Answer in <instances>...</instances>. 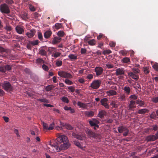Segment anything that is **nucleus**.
<instances>
[{"instance_id":"nucleus-22","label":"nucleus","mask_w":158,"mask_h":158,"mask_svg":"<svg viewBox=\"0 0 158 158\" xmlns=\"http://www.w3.org/2000/svg\"><path fill=\"white\" fill-rule=\"evenodd\" d=\"M64 127L67 129L69 130H72L73 129V127L70 124H65Z\"/></svg>"},{"instance_id":"nucleus-32","label":"nucleus","mask_w":158,"mask_h":158,"mask_svg":"<svg viewBox=\"0 0 158 158\" xmlns=\"http://www.w3.org/2000/svg\"><path fill=\"white\" fill-rule=\"evenodd\" d=\"M61 100L62 102H66L67 103H68L69 102V100L67 97H63L61 98Z\"/></svg>"},{"instance_id":"nucleus-8","label":"nucleus","mask_w":158,"mask_h":158,"mask_svg":"<svg viewBox=\"0 0 158 158\" xmlns=\"http://www.w3.org/2000/svg\"><path fill=\"white\" fill-rule=\"evenodd\" d=\"M100 83L101 81L99 80L94 81L92 82L90 86L94 89H97L98 88Z\"/></svg>"},{"instance_id":"nucleus-33","label":"nucleus","mask_w":158,"mask_h":158,"mask_svg":"<svg viewBox=\"0 0 158 158\" xmlns=\"http://www.w3.org/2000/svg\"><path fill=\"white\" fill-rule=\"evenodd\" d=\"M135 102L133 101H131L129 104V107L131 109L134 107L135 106Z\"/></svg>"},{"instance_id":"nucleus-57","label":"nucleus","mask_w":158,"mask_h":158,"mask_svg":"<svg viewBox=\"0 0 158 158\" xmlns=\"http://www.w3.org/2000/svg\"><path fill=\"white\" fill-rule=\"evenodd\" d=\"M152 101L156 103L158 102V97L153 98L152 99Z\"/></svg>"},{"instance_id":"nucleus-19","label":"nucleus","mask_w":158,"mask_h":158,"mask_svg":"<svg viewBox=\"0 0 158 158\" xmlns=\"http://www.w3.org/2000/svg\"><path fill=\"white\" fill-rule=\"evenodd\" d=\"M106 112L105 111L101 110L98 114V117L101 118H102L106 115Z\"/></svg>"},{"instance_id":"nucleus-49","label":"nucleus","mask_w":158,"mask_h":158,"mask_svg":"<svg viewBox=\"0 0 158 158\" xmlns=\"http://www.w3.org/2000/svg\"><path fill=\"white\" fill-rule=\"evenodd\" d=\"M65 82L66 84L69 85H71L73 84L72 81H70L68 79L65 80Z\"/></svg>"},{"instance_id":"nucleus-10","label":"nucleus","mask_w":158,"mask_h":158,"mask_svg":"<svg viewBox=\"0 0 158 158\" xmlns=\"http://www.w3.org/2000/svg\"><path fill=\"white\" fill-rule=\"evenodd\" d=\"M72 136L74 138L81 140H83L85 138V134H82L81 135H79L73 133L72 134Z\"/></svg>"},{"instance_id":"nucleus-14","label":"nucleus","mask_w":158,"mask_h":158,"mask_svg":"<svg viewBox=\"0 0 158 158\" xmlns=\"http://www.w3.org/2000/svg\"><path fill=\"white\" fill-rule=\"evenodd\" d=\"M128 74L129 76L131 77L133 79L137 80L138 79L139 77L137 74H135L132 72L129 73Z\"/></svg>"},{"instance_id":"nucleus-30","label":"nucleus","mask_w":158,"mask_h":158,"mask_svg":"<svg viewBox=\"0 0 158 158\" xmlns=\"http://www.w3.org/2000/svg\"><path fill=\"white\" fill-rule=\"evenodd\" d=\"M96 120L89 121V122L91 126H96Z\"/></svg>"},{"instance_id":"nucleus-44","label":"nucleus","mask_w":158,"mask_h":158,"mask_svg":"<svg viewBox=\"0 0 158 158\" xmlns=\"http://www.w3.org/2000/svg\"><path fill=\"white\" fill-rule=\"evenodd\" d=\"M111 51L110 50H104L103 51V53L104 55H106L107 54H109L111 53Z\"/></svg>"},{"instance_id":"nucleus-60","label":"nucleus","mask_w":158,"mask_h":158,"mask_svg":"<svg viewBox=\"0 0 158 158\" xmlns=\"http://www.w3.org/2000/svg\"><path fill=\"white\" fill-rule=\"evenodd\" d=\"M3 118L4 120L6 123H7L8 122L9 118L8 117L4 116L3 117Z\"/></svg>"},{"instance_id":"nucleus-47","label":"nucleus","mask_w":158,"mask_h":158,"mask_svg":"<svg viewBox=\"0 0 158 158\" xmlns=\"http://www.w3.org/2000/svg\"><path fill=\"white\" fill-rule=\"evenodd\" d=\"M4 28L8 31H10L11 30V27L9 25H6V26Z\"/></svg>"},{"instance_id":"nucleus-4","label":"nucleus","mask_w":158,"mask_h":158,"mask_svg":"<svg viewBox=\"0 0 158 158\" xmlns=\"http://www.w3.org/2000/svg\"><path fill=\"white\" fill-rule=\"evenodd\" d=\"M86 133L89 138L92 137L96 139H100L101 137V136L99 134H96L89 129L87 130Z\"/></svg>"},{"instance_id":"nucleus-35","label":"nucleus","mask_w":158,"mask_h":158,"mask_svg":"<svg viewBox=\"0 0 158 158\" xmlns=\"http://www.w3.org/2000/svg\"><path fill=\"white\" fill-rule=\"evenodd\" d=\"M37 100L42 102H44L46 103H48L49 102L45 98H42L37 99Z\"/></svg>"},{"instance_id":"nucleus-20","label":"nucleus","mask_w":158,"mask_h":158,"mask_svg":"<svg viewBox=\"0 0 158 158\" xmlns=\"http://www.w3.org/2000/svg\"><path fill=\"white\" fill-rule=\"evenodd\" d=\"M122 132L123 133V135L124 136H126L127 135L128 131V130L126 128H123V129L122 130V131H120L119 130V132Z\"/></svg>"},{"instance_id":"nucleus-39","label":"nucleus","mask_w":158,"mask_h":158,"mask_svg":"<svg viewBox=\"0 0 158 158\" xmlns=\"http://www.w3.org/2000/svg\"><path fill=\"white\" fill-rule=\"evenodd\" d=\"M39 54L42 55H45L46 54V52L44 50L41 49L39 51Z\"/></svg>"},{"instance_id":"nucleus-37","label":"nucleus","mask_w":158,"mask_h":158,"mask_svg":"<svg viewBox=\"0 0 158 158\" xmlns=\"http://www.w3.org/2000/svg\"><path fill=\"white\" fill-rule=\"evenodd\" d=\"M69 57L72 60H75L77 58V56L73 54H70L69 56Z\"/></svg>"},{"instance_id":"nucleus-15","label":"nucleus","mask_w":158,"mask_h":158,"mask_svg":"<svg viewBox=\"0 0 158 158\" xmlns=\"http://www.w3.org/2000/svg\"><path fill=\"white\" fill-rule=\"evenodd\" d=\"M52 32L48 30L44 33V36L46 39H48L51 35Z\"/></svg>"},{"instance_id":"nucleus-42","label":"nucleus","mask_w":158,"mask_h":158,"mask_svg":"<svg viewBox=\"0 0 158 158\" xmlns=\"http://www.w3.org/2000/svg\"><path fill=\"white\" fill-rule=\"evenodd\" d=\"M29 43L33 45H37L38 44V42L37 40H35L34 41H29Z\"/></svg>"},{"instance_id":"nucleus-54","label":"nucleus","mask_w":158,"mask_h":158,"mask_svg":"<svg viewBox=\"0 0 158 158\" xmlns=\"http://www.w3.org/2000/svg\"><path fill=\"white\" fill-rule=\"evenodd\" d=\"M68 89L72 92H73L75 90L74 87L73 86L69 87Z\"/></svg>"},{"instance_id":"nucleus-12","label":"nucleus","mask_w":158,"mask_h":158,"mask_svg":"<svg viewBox=\"0 0 158 158\" xmlns=\"http://www.w3.org/2000/svg\"><path fill=\"white\" fill-rule=\"evenodd\" d=\"M95 70L97 76L101 75L103 71V69L101 67H96Z\"/></svg>"},{"instance_id":"nucleus-6","label":"nucleus","mask_w":158,"mask_h":158,"mask_svg":"<svg viewBox=\"0 0 158 158\" xmlns=\"http://www.w3.org/2000/svg\"><path fill=\"white\" fill-rule=\"evenodd\" d=\"M3 88L7 92L11 91L12 89V87L10 83L7 82H5L2 85Z\"/></svg>"},{"instance_id":"nucleus-64","label":"nucleus","mask_w":158,"mask_h":158,"mask_svg":"<svg viewBox=\"0 0 158 158\" xmlns=\"http://www.w3.org/2000/svg\"><path fill=\"white\" fill-rule=\"evenodd\" d=\"M110 47H113L115 46V44L114 42H112L110 44Z\"/></svg>"},{"instance_id":"nucleus-7","label":"nucleus","mask_w":158,"mask_h":158,"mask_svg":"<svg viewBox=\"0 0 158 158\" xmlns=\"http://www.w3.org/2000/svg\"><path fill=\"white\" fill-rule=\"evenodd\" d=\"M58 74L61 77L65 78H71L72 77V76L71 74L65 72H59Z\"/></svg>"},{"instance_id":"nucleus-55","label":"nucleus","mask_w":158,"mask_h":158,"mask_svg":"<svg viewBox=\"0 0 158 158\" xmlns=\"http://www.w3.org/2000/svg\"><path fill=\"white\" fill-rule=\"evenodd\" d=\"M150 117L153 119H155L156 118V114L154 112H153L150 115Z\"/></svg>"},{"instance_id":"nucleus-53","label":"nucleus","mask_w":158,"mask_h":158,"mask_svg":"<svg viewBox=\"0 0 158 158\" xmlns=\"http://www.w3.org/2000/svg\"><path fill=\"white\" fill-rule=\"evenodd\" d=\"M135 74H137L139 72V70L138 69H132Z\"/></svg>"},{"instance_id":"nucleus-40","label":"nucleus","mask_w":158,"mask_h":158,"mask_svg":"<svg viewBox=\"0 0 158 158\" xmlns=\"http://www.w3.org/2000/svg\"><path fill=\"white\" fill-rule=\"evenodd\" d=\"M29 7L31 11H34L35 10V8L32 5L30 4L29 6Z\"/></svg>"},{"instance_id":"nucleus-16","label":"nucleus","mask_w":158,"mask_h":158,"mask_svg":"<svg viewBox=\"0 0 158 158\" xmlns=\"http://www.w3.org/2000/svg\"><path fill=\"white\" fill-rule=\"evenodd\" d=\"M157 139L154 135H150L147 137L146 139L147 141H153Z\"/></svg>"},{"instance_id":"nucleus-45","label":"nucleus","mask_w":158,"mask_h":158,"mask_svg":"<svg viewBox=\"0 0 158 158\" xmlns=\"http://www.w3.org/2000/svg\"><path fill=\"white\" fill-rule=\"evenodd\" d=\"M137 104H138L139 106H141L144 105V102L142 101L138 100L136 102Z\"/></svg>"},{"instance_id":"nucleus-28","label":"nucleus","mask_w":158,"mask_h":158,"mask_svg":"<svg viewBox=\"0 0 158 158\" xmlns=\"http://www.w3.org/2000/svg\"><path fill=\"white\" fill-rule=\"evenodd\" d=\"M57 35L60 37H62L64 35V33L63 31H60L58 32Z\"/></svg>"},{"instance_id":"nucleus-17","label":"nucleus","mask_w":158,"mask_h":158,"mask_svg":"<svg viewBox=\"0 0 158 158\" xmlns=\"http://www.w3.org/2000/svg\"><path fill=\"white\" fill-rule=\"evenodd\" d=\"M106 94L109 96L114 95L116 94V92L114 90H110L107 91Z\"/></svg>"},{"instance_id":"nucleus-50","label":"nucleus","mask_w":158,"mask_h":158,"mask_svg":"<svg viewBox=\"0 0 158 158\" xmlns=\"http://www.w3.org/2000/svg\"><path fill=\"white\" fill-rule=\"evenodd\" d=\"M6 69L5 67H0V71L3 73H5L6 72Z\"/></svg>"},{"instance_id":"nucleus-43","label":"nucleus","mask_w":158,"mask_h":158,"mask_svg":"<svg viewBox=\"0 0 158 158\" xmlns=\"http://www.w3.org/2000/svg\"><path fill=\"white\" fill-rule=\"evenodd\" d=\"M5 2L9 5H11L14 3L12 0H6Z\"/></svg>"},{"instance_id":"nucleus-25","label":"nucleus","mask_w":158,"mask_h":158,"mask_svg":"<svg viewBox=\"0 0 158 158\" xmlns=\"http://www.w3.org/2000/svg\"><path fill=\"white\" fill-rule=\"evenodd\" d=\"M88 41H87L90 45H94L96 44V42L95 40H87Z\"/></svg>"},{"instance_id":"nucleus-31","label":"nucleus","mask_w":158,"mask_h":158,"mask_svg":"<svg viewBox=\"0 0 158 158\" xmlns=\"http://www.w3.org/2000/svg\"><path fill=\"white\" fill-rule=\"evenodd\" d=\"M117 103V102H116V101H112L111 104V105L113 107L115 108H117L118 105L116 104Z\"/></svg>"},{"instance_id":"nucleus-21","label":"nucleus","mask_w":158,"mask_h":158,"mask_svg":"<svg viewBox=\"0 0 158 158\" xmlns=\"http://www.w3.org/2000/svg\"><path fill=\"white\" fill-rule=\"evenodd\" d=\"M97 38L98 40H99L101 39H107V37H106L102 33L99 34V35L97 36Z\"/></svg>"},{"instance_id":"nucleus-24","label":"nucleus","mask_w":158,"mask_h":158,"mask_svg":"<svg viewBox=\"0 0 158 158\" xmlns=\"http://www.w3.org/2000/svg\"><path fill=\"white\" fill-rule=\"evenodd\" d=\"M148 111V110L146 109H143L139 110L138 111V113L139 114L145 113Z\"/></svg>"},{"instance_id":"nucleus-36","label":"nucleus","mask_w":158,"mask_h":158,"mask_svg":"<svg viewBox=\"0 0 158 158\" xmlns=\"http://www.w3.org/2000/svg\"><path fill=\"white\" fill-rule=\"evenodd\" d=\"M75 145L77 146L78 147L81 148H82L81 146L80 143L77 141H73Z\"/></svg>"},{"instance_id":"nucleus-18","label":"nucleus","mask_w":158,"mask_h":158,"mask_svg":"<svg viewBox=\"0 0 158 158\" xmlns=\"http://www.w3.org/2000/svg\"><path fill=\"white\" fill-rule=\"evenodd\" d=\"M85 115L88 117L93 116L94 114V112L93 111H86L85 113Z\"/></svg>"},{"instance_id":"nucleus-34","label":"nucleus","mask_w":158,"mask_h":158,"mask_svg":"<svg viewBox=\"0 0 158 158\" xmlns=\"http://www.w3.org/2000/svg\"><path fill=\"white\" fill-rule=\"evenodd\" d=\"M37 35L38 38L40 40H42L43 35L41 32L40 31H38L37 32Z\"/></svg>"},{"instance_id":"nucleus-1","label":"nucleus","mask_w":158,"mask_h":158,"mask_svg":"<svg viewBox=\"0 0 158 158\" xmlns=\"http://www.w3.org/2000/svg\"><path fill=\"white\" fill-rule=\"evenodd\" d=\"M57 140L58 142L57 143L61 145V146L64 150L68 148L71 145L67 137L65 135L59 136L57 138Z\"/></svg>"},{"instance_id":"nucleus-41","label":"nucleus","mask_w":158,"mask_h":158,"mask_svg":"<svg viewBox=\"0 0 158 158\" xmlns=\"http://www.w3.org/2000/svg\"><path fill=\"white\" fill-rule=\"evenodd\" d=\"M36 63H44V60L41 58L37 59L36 60Z\"/></svg>"},{"instance_id":"nucleus-2","label":"nucleus","mask_w":158,"mask_h":158,"mask_svg":"<svg viewBox=\"0 0 158 158\" xmlns=\"http://www.w3.org/2000/svg\"><path fill=\"white\" fill-rule=\"evenodd\" d=\"M48 148V151L51 153L59 152L62 150H64L61 146V145L57 143H55L53 144H50Z\"/></svg>"},{"instance_id":"nucleus-5","label":"nucleus","mask_w":158,"mask_h":158,"mask_svg":"<svg viewBox=\"0 0 158 158\" xmlns=\"http://www.w3.org/2000/svg\"><path fill=\"white\" fill-rule=\"evenodd\" d=\"M42 124L44 130H51L53 129L54 126V123H52L49 125L48 127V124L44 123V122H42Z\"/></svg>"},{"instance_id":"nucleus-29","label":"nucleus","mask_w":158,"mask_h":158,"mask_svg":"<svg viewBox=\"0 0 158 158\" xmlns=\"http://www.w3.org/2000/svg\"><path fill=\"white\" fill-rule=\"evenodd\" d=\"M130 61L129 59L127 57H125L122 60V62L124 63H127Z\"/></svg>"},{"instance_id":"nucleus-51","label":"nucleus","mask_w":158,"mask_h":158,"mask_svg":"<svg viewBox=\"0 0 158 158\" xmlns=\"http://www.w3.org/2000/svg\"><path fill=\"white\" fill-rule=\"evenodd\" d=\"M82 27L84 28V32H85L88 28V26L85 24H83L82 26Z\"/></svg>"},{"instance_id":"nucleus-9","label":"nucleus","mask_w":158,"mask_h":158,"mask_svg":"<svg viewBox=\"0 0 158 158\" xmlns=\"http://www.w3.org/2000/svg\"><path fill=\"white\" fill-rule=\"evenodd\" d=\"M35 33V30L34 29H32L27 32L26 33V35L29 38H31L34 36Z\"/></svg>"},{"instance_id":"nucleus-46","label":"nucleus","mask_w":158,"mask_h":158,"mask_svg":"<svg viewBox=\"0 0 158 158\" xmlns=\"http://www.w3.org/2000/svg\"><path fill=\"white\" fill-rule=\"evenodd\" d=\"M5 67L6 69V70L9 71L11 69V67L9 65H6L5 66Z\"/></svg>"},{"instance_id":"nucleus-59","label":"nucleus","mask_w":158,"mask_h":158,"mask_svg":"<svg viewBox=\"0 0 158 158\" xmlns=\"http://www.w3.org/2000/svg\"><path fill=\"white\" fill-rule=\"evenodd\" d=\"M153 68L156 71H158V65L157 64H155L152 66Z\"/></svg>"},{"instance_id":"nucleus-13","label":"nucleus","mask_w":158,"mask_h":158,"mask_svg":"<svg viewBox=\"0 0 158 158\" xmlns=\"http://www.w3.org/2000/svg\"><path fill=\"white\" fill-rule=\"evenodd\" d=\"M107 99L106 98H104L102 99L101 101V104L103 106L106 108H109V106L108 104L107 103Z\"/></svg>"},{"instance_id":"nucleus-38","label":"nucleus","mask_w":158,"mask_h":158,"mask_svg":"<svg viewBox=\"0 0 158 158\" xmlns=\"http://www.w3.org/2000/svg\"><path fill=\"white\" fill-rule=\"evenodd\" d=\"M14 132L16 134L17 137H20V135H19V131L17 129H15L14 131Z\"/></svg>"},{"instance_id":"nucleus-3","label":"nucleus","mask_w":158,"mask_h":158,"mask_svg":"<svg viewBox=\"0 0 158 158\" xmlns=\"http://www.w3.org/2000/svg\"><path fill=\"white\" fill-rule=\"evenodd\" d=\"M0 11L2 13L7 14L10 13L9 7L6 3L2 4L0 6Z\"/></svg>"},{"instance_id":"nucleus-52","label":"nucleus","mask_w":158,"mask_h":158,"mask_svg":"<svg viewBox=\"0 0 158 158\" xmlns=\"http://www.w3.org/2000/svg\"><path fill=\"white\" fill-rule=\"evenodd\" d=\"M43 69L45 71H48V67L45 64H43L42 65Z\"/></svg>"},{"instance_id":"nucleus-62","label":"nucleus","mask_w":158,"mask_h":158,"mask_svg":"<svg viewBox=\"0 0 158 158\" xmlns=\"http://www.w3.org/2000/svg\"><path fill=\"white\" fill-rule=\"evenodd\" d=\"M124 73V71L123 69H119V74H122Z\"/></svg>"},{"instance_id":"nucleus-11","label":"nucleus","mask_w":158,"mask_h":158,"mask_svg":"<svg viewBox=\"0 0 158 158\" xmlns=\"http://www.w3.org/2000/svg\"><path fill=\"white\" fill-rule=\"evenodd\" d=\"M15 30L16 32L19 34H22L24 32V30L22 27L17 26Z\"/></svg>"},{"instance_id":"nucleus-27","label":"nucleus","mask_w":158,"mask_h":158,"mask_svg":"<svg viewBox=\"0 0 158 158\" xmlns=\"http://www.w3.org/2000/svg\"><path fill=\"white\" fill-rule=\"evenodd\" d=\"M77 105L81 107L85 108L86 107V106L85 104L80 102H78Z\"/></svg>"},{"instance_id":"nucleus-48","label":"nucleus","mask_w":158,"mask_h":158,"mask_svg":"<svg viewBox=\"0 0 158 158\" xmlns=\"http://www.w3.org/2000/svg\"><path fill=\"white\" fill-rule=\"evenodd\" d=\"M124 90L128 94H129L130 93V89L129 87H125L124 88Z\"/></svg>"},{"instance_id":"nucleus-23","label":"nucleus","mask_w":158,"mask_h":158,"mask_svg":"<svg viewBox=\"0 0 158 158\" xmlns=\"http://www.w3.org/2000/svg\"><path fill=\"white\" fill-rule=\"evenodd\" d=\"M54 87V86L53 85H49L46 87L45 89L46 91H48L51 90Z\"/></svg>"},{"instance_id":"nucleus-63","label":"nucleus","mask_w":158,"mask_h":158,"mask_svg":"<svg viewBox=\"0 0 158 158\" xmlns=\"http://www.w3.org/2000/svg\"><path fill=\"white\" fill-rule=\"evenodd\" d=\"M60 42V40H53L52 41V43L53 44H56Z\"/></svg>"},{"instance_id":"nucleus-58","label":"nucleus","mask_w":158,"mask_h":158,"mask_svg":"<svg viewBox=\"0 0 158 158\" xmlns=\"http://www.w3.org/2000/svg\"><path fill=\"white\" fill-rule=\"evenodd\" d=\"M120 52L123 55H126L127 52L125 50H123L121 51Z\"/></svg>"},{"instance_id":"nucleus-56","label":"nucleus","mask_w":158,"mask_h":158,"mask_svg":"<svg viewBox=\"0 0 158 158\" xmlns=\"http://www.w3.org/2000/svg\"><path fill=\"white\" fill-rule=\"evenodd\" d=\"M62 61L61 60L58 61L56 62V64L58 66H60L62 65Z\"/></svg>"},{"instance_id":"nucleus-26","label":"nucleus","mask_w":158,"mask_h":158,"mask_svg":"<svg viewBox=\"0 0 158 158\" xmlns=\"http://www.w3.org/2000/svg\"><path fill=\"white\" fill-rule=\"evenodd\" d=\"M62 27V24L60 23H56L55 25V28L56 30H58L61 28Z\"/></svg>"},{"instance_id":"nucleus-61","label":"nucleus","mask_w":158,"mask_h":158,"mask_svg":"<svg viewBox=\"0 0 158 158\" xmlns=\"http://www.w3.org/2000/svg\"><path fill=\"white\" fill-rule=\"evenodd\" d=\"M7 50L6 49H4L3 48L0 47V52H6Z\"/></svg>"}]
</instances>
